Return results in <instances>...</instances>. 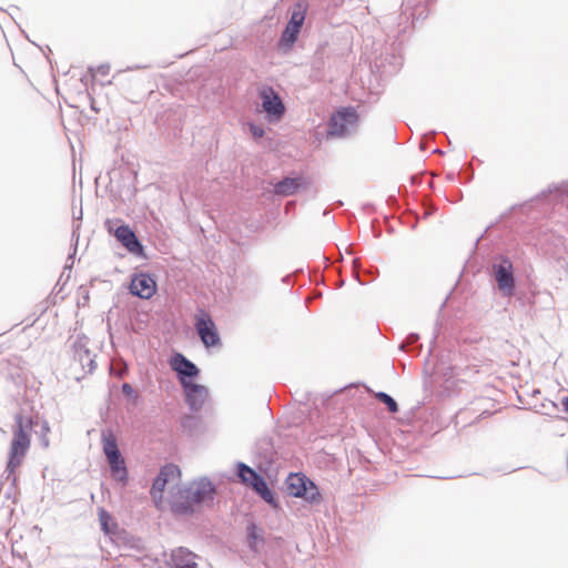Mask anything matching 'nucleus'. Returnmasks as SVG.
I'll list each match as a JSON object with an SVG mask.
<instances>
[{
	"label": "nucleus",
	"mask_w": 568,
	"mask_h": 568,
	"mask_svg": "<svg viewBox=\"0 0 568 568\" xmlns=\"http://www.w3.org/2000/svg\"><path fill=\"white\" fill-rule=\"evenodd\" d=\"M304 185L302 178H285L274 185V193L282 196L295 194Z\"/></svg>",
	"instance_id": "a211bd4d"
},
{
	"label": "nucleus",
	"mask_w": 568,
	"mask_h": 568,
	"mask_svg": "<svg viewBox=\"0 0 568 568\" xmlns=\"http://www.w3.org/2000/svg\"><path fill=\"white\" fill-rule=\"evenodd\" d=\"M40 430H41V434L39 437L40 444L42 445V447L48 448L50 445V442L48 438V433L50 432V427H49V423L47 420H43L41 423Z\"/></svg>",
	"instance_id": "cd10ccee"
},
{
	"label": "nucleus",
	"mask_w": 568,
	"mask_h": 568,
	"mask_svg": "<svg viewBox=\"0 0 568 568\" xmlns=\"http://www.w3.org/2000/svg\"><path fill=\"white\" fill-rule=\"evenodd\" d=\"M499 409L500 408H497V409H495L493 412H489L488 409H483L481 415H490V414H494V413L498 412Z\"/></svg>",
	"instance_id": "473e14b6"
},
{
	"label": "nucleus",
	"mask_w": 568,
	"mask_h": 568,
	"mask_svg": "<svg viewBox=\"0 0 568 568\" xmlns=\"http://www.w3.org/2000/svg\"><path fill=\"white\" fill-rule=\"evenodd\" d=\"M180 476H181V470L174 464H166L163 467H161L159 474L153 479L152 487L150 490V495H151L155 506H159L162 503L163 491L165 489L166 484L170 480L180 478Z\"/></svg>",
	"instance_id": "0eeeda50"
},
{
	"label": "nucleus",
	"mask_w": 568,
	"mask_h": 568,
	"mask_svg": "<svg viewBox=\"0 0 568 568\" xmlns=\"http://www.w3.org/2000/svg\"><path fill=\"white\" fill-rule=\"evenodd\" d=\"M103 452L105 456L120 452L116 439L112 434H109L108 436L103 435Z\"/></svg>",
	"instance_id": "393cba45"
},
{
	"label": "nucleus",
	"mask_w": 568,
	"mask_h": 568,
	"mask_svg": "<svg viewBox=\"0 0 568 568\" xmlns=\"http://www.w3.org/2000/svg\"><path fill=\"white\" fill-rule=\"evenodd\" d=\"M236 475L240 478V480L250 486L253 490L261 487L264 483H266L265 478L258 474L255 469L250 467L248 465L239 462L236 464Z\"/></svg>",
	"instance_id": "ddd939ff"
},
{
	"label": "nucleus",
	"mask_w": 568,
	"mask_h": 568,
	"mask_svg": "<svg viewBox=\"0 0 568 568\" xmlns=\"http://www.w3.org/2000/svg\"><path fill=\"white\" fill-rule=\"evenodd\" d=\"M301 28L298 26L287 22L280 39V45L291 48L297 40Z\"/></svg>",
	"instance_id": "6ab92c4d"
},
{
	"label": "nucleus",
	"mask_w": 568,
	"mask_h": 568,
	"mask_svg": "<svg viewBox=\"0 0 568 568\" xmlns=\"http://www.w3.org/2000/svg\"><path fill=\"white\" fill-rule=\"evenodd\" d=\"M190 493L187 484H179L172 487L169 504L174 515L191 516L194 514L197 503L193 501Z\"/></svg>",
	"instance_id": "39448f33"
},
{
	"label": "nucleus",
	"mask_w": 568,
	"mask_h": 568,
	"mask_svg": "<svg viewBox=\"0 0 568 568\" xmlns=\"http://www.w3.org/2000/svg\"><path fill=\"white\" fill-rule=\"evenodd\" d=\"M158 285L154 277L148 273H138L132 276L130 292L140 298L149 300L156 293Z\"/></svg>",
	"instance_id": "9d476101"
},
{
	"label": "nucleus",
	"mask_w": 568,
	"mask_h": 568,
	"mask_svg": "<svg viewBox=\"0 0 568 568\" xmlns=\"http://www.w3.org/2000/svg\"><path fill=\"white\" fill-rule=\"evenodd\" d=\"M112 477L122 484L128 481V470L121 452L106 455Z\"/></svg>",
	"instance_id": "f3484780"
},
{
	"label": "nucleus",
	"mask_w": 568,
	"mask_h": 568,
	"mask_svg": "<svg viewBox=\"0 0 568 568\" xmlns=\"http://www.w3.org/2000/svg\"><path fill=\"white\" fill-rule=\"evenodd\" d=\"M262 111L268 122H278L286 112L285 104L280 94L270 85H261L257 90Z\"/></svg>",
	"instance_id": "20e7f679"
},
{
	"label": "nucleus",
	"mask_w": 568,
	"mask_h": 568,
	"mask_svg": "<svg viewBox=\"0 0 568 568\" xmlns=\"http://www.w3.org/2000/svg\"><path fill=\"white\" fill-rule=\"evenodd\" d=\"M114 236L131 253L138 254L142 252V245L134 232L128 225H121L115 229Z\"/></svg>",
	"instance_id": "4468645a"
},
{
	"label": "nucleus",
	"mask_w": 568,
	"mask_h": 568,
	"mask_svg": "<svg viewBox=\"0 0 568 568\" xmlns=\"http://www.w3.org/2000/svg\"><path fill=\"white\" fill-rule=\"evenodd\" d=\"M562 405L566 412H568V397L562 398Z\"/></svg>",
	"instance_id": "72a5a7b5"
},
{
	"label": "nucleus",
	"mask_w": 568,
	"mask_h": 568,
	"mask_svg": "<svg viewBox=\"0 0 568 568\" xmlns=\"http://www.w3.org/2000/svg\"><path fill=\"white\" fill-rule=\"evenodd\" d=\"M248 130L254 139H261L265 134L264 128L260 124L248 123Z\"/></svg>",
	"instance_id": "c85d7f7f"
},
{
	"label": "nucleus",
	"mask_w": 568,
	"mask_h": 568,
	"mask_svg": "<svg viewBox=\"0 0 568 568\" xmlns=\"http://www.w3.org/2000/svg\"><path fill=\"white\" fill-rule=\"evenodd\" d=\"M264 501L271 505L273 508L278 507V503L275 498L274 493L268 488L267 483H264L261 487L254 490Z\"/></svg>",
	"instance_id": "412c9836"
},
{
	"label": "nucleus",
	"mask_w": 568,
	"mask_h": 568,
	"mask_svg": "<svg viewBox=\"0 0 568 568\" xmlns=\"http://www.w3.org/2000/svg\"><path fill=\"white\" fill-rule=\"evenodd\" d=\"M209 393H184L185 403L192 412H197L203 406Z\"/></svg>",
	"instance_id": "aec40b11"
},
{
	"label": "nucleus",
	"mask_w": 568,
	"mask_h": 568,
	"mask_svg": "<svg viewBox=\"0 0 568 568\" xmlns=\"http://www.w3.org/2000/svg\"><path fill=\"white\" fill-rule=\"evenodd\" d=\"M351 387H355V388H358V387H365L367 390H369V389L367 388V386H365V385H359V384L349 385L347 388H351Z\"/></svg>",
	"instance_id": "c9c22d12"
},
{
	"label": "nucleus",
	"mask_w": 568,
	"mask_h": 568,
	"mask_svg": "<svg viewBox=\"0 0 568 568\" xmlns=\"http://www.w3.org/2000/svg\"><path fill=\"white\" fill-rule=\"evenodd\" d=\"M304 20H305V9H304L303 4L298 3V4H296L294 11L292 12V16H291V19L288 22L302 28Z\"/></svg>",
	"instance_id": "a878e982"
},
{
	"label": "nucleus",
	"mask_w": 568,
	"mask_h": 568,
	"mask_svg": "<svg viewBox=\"0 0 568 568\" xmlns=\"http://www.w3.org/2000/svg\"><path fill=\"white\" fill-rule=\"evenodd\" d=\"M168 565L171 568H197L195 555L185 547L173 549Z\"/></svg>",
	"instance_id": "f8f14e48"
},
{
	"label": "nucleus",
	"mask_w": 568,
	"mask_h": 568,
	"mask_svg": "<svg viewBox=\"0 0 568 568\" xmlns=\"http://www.w3.org/2000/svg\"><path fill=\"white\" fill-rule=\"evenodd\" d=\"M257 526L254 523H250L246 527L247 544L248 548L256 551V542L263 541V537L257 534Z\"/></svg>",
	"instance_id": "5701e85b"
},
{
	"label": "nucleus",
	"mask_w": 568,
	"mask_h": 568,
	"mask_svg": "<svg viewBox=\"0 0 568 568\" xmlns=\"http://www.w3.org/2000/svg\"><path fill=\"white\" fill-rule=\"evenodd\" d=\"M124 394H125L128 397H131V396H132L133 402H135V400H136L138 395H139V393H131V392H128V393H124Z\"/></svg>",
	"instance_id": "2f4dec72"
},
{
	"label": "nucleus",
	"mask_w": 568,
	"mask_h": 568,
	"mask_svg": "<svg viewBox=\"0 0 568 568\" xmlns=\"http://www.w3.org/2000/svg\"><path fill=\"white\" fill-rule=\"evenodd\" d=\"M254 454L258 458V467H268L274 460L275 450L271 439L262 438L255 445Z\"/></svg>",
	"instance_id": "dca6fc26"
},
{
	"label": "nucleus",
	"mask_w": 568,
	"mask_h": 568,
	"mask_svg": "<svg viewBox=\"0 0 568 568\" xmlns=\"http://www.w3.org/2000/svg\"><path fill=\"white\" fill-rule=\"evenodd\" d=\"M99 520H100V525H101V529L105 532V534H111L112 530L111 528L109 527V523L112 521V517L111 515L103 508L100 509L99 511Z\"/></svg>",
	"instance_id": "bb28decb"
},
{
	"label": "nucleus",
	"mask_w": 568,
	"mask_h": 568,
	"mask_svg": "<svg viewBox=\"0 0 568 568\" xmlns=\"http://www.w3.org/2000/svg\"><path fill=\"white\" fill-rule=\"evenodd\" d=\"M436 375H439L438 379H445V381H449L450 378H453L455 376L454 369L450 367H447V368L438 367Z\"/></svg>",
	"instance_id": "c756f323"
},
{
	"label": "nucleus",
	"mask_w": 568,
	"mask_h": 568,
	"mask_svg": "<svg viewBox=\"0 0 568 568\" xmlns=\"http://www.w3.org/2000/svg\"><path fill=\"white\" fill-rule=\"evenodd\" d=\"M287 494L295 498H302L312 505L322 501V495L317 485L303 473H291L286 480Z\"/></svg>",
	"instance_id": "7ed1b4c3"
},
{
	"label": "nucleus",
	"mask_w": 568,
	"mask_h": 568,
	"mask_svg": "<svg viewBox=\"0 0 568 568\" xmlns=\"http://www.w3.org/2000/svg\"><path fill=\"white\" fill-rule=\"evenodd\" d=\"M539 393H516L518 404L516 405L521 409L536 408V405L531 402L536 398Z\"/></svg>",
	"instance_id": "4be33fe9"
},
{
	"label": "nucleus",
	"mask_w": 568,
	"mask_h": 568,
	"mask_svg": "<svg viewBox=\"0 0 568 568\" xmlns=\"http://www.w3.org/2000/svg\"><path fill=\"white\" fill-rule=\"evenodd\" d=\"M358 121V114L352 106H345L333 113L328 121L327 135L344 136L348 128L355 126Z\"/></svg>",
	"instance_id": "423d86ee"
},
{
	"label": "nucleus",
	"mask_w": 568,
	"mask_h": 568,
	"mask_svg": "<svg viewBox=\"0 0 568 568\" xmlns=\"http://www.w3.org/2000/svg\"><path fill=\"white\" fill-rule=\"evenodd\" d=\"M122 390H132L131 386L128 383L122 385Z\"/></svg>",
	"instance_id": "f704fd0d"
},
{
	"label": "nucleus",
	"mask_w": 568,
	"mask_h": 568,
	"mask_svg": "<svg viewBox=\"0 0 568 568\" xmlns=\"http://www.w3.org/2000/svg\"><path fill=\"white\" fill-rule=\"evenodd\" d=\"M494 274L498 290L503 295L513 296L515 293L513 263L508 258L503 257L498 264L494 265Z\"/></svg>",
	"instance_id": "1a4fd4ad"
},
{
	"label": "nucleus",
	"mask_w": 568,
	"mask_h": 568,
	"mask_svg": "<svg viewBox=\"0 0 568 568\" xmlns=\"http://www.w3.org/2000/svg\"><path fill=\"white\" fill-rule=\"evenodd\" d=\"M181 424H182L183 428H191L193 425H195V418L193 416H190V415L184 416L182 418Z\"/></svg>",
	"instance_id": "7c9ffc66"
},
{
	"label": "nucleus",
	"mask_w": 568,
	"mask_h": 568,
	"mask_svg": "<svg viewBox=\"0 0 568 568\" xmlns=\"http://www.w3.org/2000/svg\"><path fill=\"white\" fill-rule=\"evenodd\" d=\"M195 328L206 347H214L220 344V335L212 317L203 310L195 315Z\"/></svg>",
	"instance_id": "6e6552de"
},
{
	"label": "nucleus",
	"mask_w": 568,
	"mask_h": 568,
	"mask_svg": "<svg viewBox=\"0 0 568 568\" xmlns=\"http://www.w3.org/2000/svg\"><path fill=\"white\" fill-rule=\"evenodd\" d=\"M31 426V420L24 425L23 417L16 415V429L10 445V455L7 464V471L9 476L14 473L16 468L20 466L22 458L30 447V436L28 428Z\"/></svg>",
	"instance_id": "f03ea898"
},
{
	"label": "nucleus",
	"mask_w": 568,
	"mask_h": 568,
	"mask_svg": "<svg viewBox=\"0 0 568 568\" xmlns=\"http://www.w3.org/2000/svg\"><path fill=\"white\" fill-rule=\"evenodd\" d=\"M89 338L85 336H78L73 342V355L69 372L75 381L85 378L95 368L94 355L89 348Z\"/></svg>",
	"instance_id": "f257e3e1"
},
{
	"label": "nucleus",
	"mask_w": 568,
	"mask_h": 568,
	"mask_svg": "<svg viewBox=\"0 0 568 568\" xmlns=\"http://www.w3.org/2000/svg\"><path fill=\"white\" fill-rule=\"evenodd\" d=\"M187 486L191 490L190 494L193 497V501H196L197 505L212 503L214 500L216 490L213 483L207 477L192 480L187 483Z\"/></svg>",
	"instance_id": "9b49d317"
},
{
	"label": "nucleus",
	"mask_w": 568,
	"mask_h": 568,
	"mask_svg": "<svg viewBox=\"0 0 568 568\" xmlns=\"http://www.w3.org/2000/svg\"><path fill=\"white\" fill-rule=\"evenodd\" d=\"M377 400L385 404L390 413L398 412L397 402L388 393H374Z\"/></svg>",
	"instance_id": "b1692460"
},
{
	"label": "nucleus",
	"mask_w": 568,
	"mask_h": 568,
	"mask_svg": "<svg viewBox=\"0 0 568 568\" xmlns=\"http://www.w3.org/2000/svg\"><path fill=\"white\" fill-rule=\"evenodd\" d=\"M202 388H203V387H201V386L193 385V386L191 387V389H190V390L197 392V390H202Z\"/></svg>",
	"instance_id": "e433bc0d"
},
{
	"label": "nucleus",
	"mask_w": 568,
	"mask_h": 568,
	"mask_svg": "<svg viewBox=\"0 0 568 568\" xmlns=\"http://www.w3.org/2000/svg\"><path fill=\"white\" fill-rule=\"evenodd\" d=\"M172 368L181 376L182 382L186 385L185 377H195L199 373L197 367L185 358L182 354H176L171 361Z\"/></svg>",
	"instance_id": "2eb2a0df"
}]
</instances>
